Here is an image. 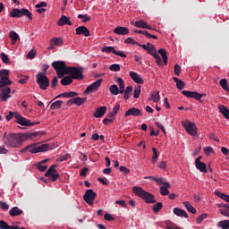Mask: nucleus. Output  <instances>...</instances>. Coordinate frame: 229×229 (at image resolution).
I'll list each match as a JSON object with an SVG mask.
<instances>
[{"label":"nucleus","instance_id":"f257e3e1","mask_svg":"<svg viewBox=\"0 0 229 229\" xmlns=\"http://www.w3.org/2000/svg\"><path fill=\"white\" fill-rule=\"evenodd\" d=\"M38 137H42V132H4L2 140L7 148H22V144L26 140H33V139H38Z\"/></svg>","mask_w":229,"mask_h":229},{"label":"nucleus","instance_id":"f03ea898","mask_svg":"<svg viewBox=\"0 0 229 229\" xmlns=\"http://www.w3.org/2000/svg\"><path fill=\"white\" fill-rule=\"evenodd\" d=\"M58 147V144H40V143H32L24 148H22L21 151V153H26L29 151V153H32V155H35L37 153H46V151H50V149H55Z\"/></svg>","mask_w":229,"mask_h":229},{"label":"nucleus","instance_id":"7ed1b4c3","mask_svg":"<svg viewBox=\"0 0 229 229\" xmlns=\"http://www.w3.org/2000/svg\"><path fill=\"white\" fill-rule=\"evenodd\" d=\"M132 192L133 194H135V196H138L139 198L143 199L145 203H148V204L157 203V199H155V195L144 191L142 187L133 186Z\"/></svg>","mask_w":229,"mask_h":229},{"label":"nucleus","instance_id":"20e7f679","mask_svg":"<svg viewBox=\"0 0 229 229\" xmlns=\"http://www.w3.org/2000/svg\"><path fill=\"white\" fill-rule=\"evenodd\" d=\"M52 67L55 69L58 78H64L69 72V66L64 61H55L52 63Z\"/></svg>","mask_w":229,"mask_h":229},{"label":"nucleus","instance_id":"39448f33","mask_svg":"<svg viewBox=\"0 0 229 229\" xmlns=\"http://www.w3.org/2000/svg\"><path fill=\"white\" fill-rule=\"evenodd\" d=\"M10 17H13V19L18 18L21 19V17H28L30 21L33 19V14L30 13V12L28 9L22 8H14L13 11L9 13Z\"/></svg>","mask_w":229,"mask_h":229},{"label":"nucleus","instance_id":"423d86ee","mask_svg":"<svg viewBox=\"0 0 229 229\" xmlns=\"http://www.w3.org/2000/svg\"><path fill=\"white\" fill-rule=\"evenodd\" d=\"M37 83L39 85L41 90H47V87H49V78L46 76V73L39 72L37 75Z\"/></svg>","mask_w":229,"mask_h":229},{"label":"nucleus","instance_id":"0eeeda50","mask_svg":"<svg viewBox=\"0 0 229 229\" xmlns=\"http://www.w3.org/2000/svg\"><path fill=\"white\" fill-rule=\"evenodd\" d=\"M182 126L184 130H186L188 135H191V137H196V135H198V127L193 122H183Z\"/></svg>","mask_w":229,"mask_h":229},{"label":"nucleus","instance_id":"6e6552de","mask_svg":"<svg viewBox=\"0 0 229 229\" xmlns=\"http://www.w3.org/2000/svg\"><path fill=\"white\" fill-rule=\"evenodd\" d=\"M56 165H53L49 167V169L46 172L45 176L50 180V182H56L60 178V174L56 172Z\"/></svg>","mask_w":229,"mask_h":229},{"label":"nucleus","instance_id":"1a4fd4ad","mask_svg":"<svg viewBox=\"0 0 229 229\" xmlns=\"http://www.w3.org/2000/svg\"><path fill=\"white\" fill-rule=\"evenodd\" d=\"M15 119L17 124H20L21 126H35V124H39L40 123L37 122H31L28 118L23 117L21 115V114H15Z\"/></svg>","mask_w":229,"mask_h":229},{"label":"nucleus","instance_id":"9d476101","mask_svg":"<svg viewBox=\"0 0 229 229\" xmlns=\"http://www.w3.org/2000/svg\"><path fill=\"white\" fill-rule=\"evenodd\" d=\"M10 72L8 70L0 71V89L6 87V85H12V81L8 78Z\"/></svg>","mask_w":229,"mask_h":229},{"label":"nucleus","instance_id":"9b49d317","mask_svg":"<svg viewBox=\"0 0 229 229\" xmlns=\"http://www.w3.org/2000/svg\"><path fill=\"white\" fill-rule=\"evenodd\" d=\"M67 74H70L72 80H81L83 78L81 68L69 66Z\"/></svg>","mask_w":229,"mask_h":229},{"label":"nucleus","instance_id":"f8f14e48","mask_svg":"<svg viewBox=\"0 0 229 229\" xmlns=\"http://www.w3.org/2000/svg\"><path fill=\"white\" fill-rule=\"evenodd\" d=\"M97 196L98 194L94 192V190H87L83 196V199L88 205L92 207Z\"/></svg>","mask_w":229,"mask_h":229},{"label":"nucleus","instance_id":"ddd939ff","mask_svg":"<svg viewBox=\"0 0 229 229\" xmlns=\"http://www.w3.org/2000/svg\"><path fill=\"white\" fill-rule=\"evenodd\" d=\"M101 83H103V79L96 81L91 85L88 86V88L84 90V94H90V92H98L99 90V87H101Z\"/></svg>","mask_w":229,"mask_h":229},{"label":"nucleus","instance_id":"4468645a","mask_svg":"<svg viewBox=\"0 0 229 229\" xmlns=\"http://www.w3.org/2000/svg\"><path fill=\"white\" fill-rule=\"evenodd\" d=\"M64 46V38L58 37V38H52L50 39V46L47 47L48 51H51L55 49V47H60Z\"/></svg>","mask_w":229,"mask_h":229},{"label":"nucleus","instance_id":"2eb2a0df","mask_svg":"<svg viewBox=\"0 0 229 229\" xmlns=\"http://www.w3.org/2000/svg\"><path fill=\"white\" fill-rule=\"evenodd\" d=\"M182 94L186 98H191L192 99H196L197 101H201V98H203V94L198 93L196 91L182 90Z\"/></svg>","mask_w":229,"mask_h":229},{"label":"nucleus","instance_id":"dca6fc26","mask_svg":"<svg viewBox=\"0 0 229 229\" xmlns=\"http://www.w3.org/2000/svg\"><path fill=\"white\" fill-rule=\"evenodd\" d=\"M10 94H12V89L10 88H4L0 89V101L1 102L8 101V99L12 98Z\"/></svg>","mask_w":229,"mask_h":229},{"label":"nucleus","instance_id":"f3484780","mask_svg":"<svg viewBox=\"0 0 229 229\" xmlns=\"http://www.w3.org/2000/svg\"><path fill=\"white\" fill-rule=\"evenodd\" d=\"M130 115L133 117H142V111L137 107H131L125 112L124 117H130Z\"/></svg>","mask_w":229,"mask_h":229},{"label":"nucleus","instance_id":"a211bd4d","mask_svg":"<svg viewBox=\"0 0 229 229\" xmlns=\"http://www.w3.org/2000/svg\"><path fill=\"white\" fill-rule=\"evenodd\" d=\"M132 24L133 26H135V28H140L141 30H153L154 31L156 30L155 29L151 28V26H149L148 22L144 21V20L132 21Z\"/></svg>","mask_w":229,"mask_h":229},{"label":"nucleus","instance_id":"6ab92c4d","mask_svg":"<svg viewBox=\"0 0 229 229\" xmlns=\"http://www.w3.org/2000/svg\"><path fill=\"white\" fill-rule=\"evenodd\" d=\"M56 24L60 27L62 26H72V21H71L70 17H67L65 15H62L60 19L56 21Z\"/></svg>","mask_w":229,"mask_h":229},{"label":"nucleus","instance_id":"aec40b11","mask_svg":"<svg viewBox=\"0 0 229 229\" xmlns=\"http://www.w3.org/2000/svg\"><path fill=\"white\" fill-rule=\"evenodd\" d=\"M202 157H199L195 159V165L200 173H207V164L201 162Z\"/></svg>","mask_w":229,"mask_h":229},{"label":"nucleus","instance_id":"412c9836","mask_svg":"<svg viewBox=\"0 0 229 229\" xmlns=\"http://www.w3.org/2000/svg\"><path fill=\"white\" fill-rule=\"evenodd\" d=\"M76 35H83V37H90V30L85 26H80L75 29Z\"/></svg>","mask_w":229,"mask_h":229},{"label":"nucleus","instance_id":"4be33fe9","mask_svg":"<svg viewBox=\"0 0 229 229\" xmlns=\"http://www.w3.org/2000/svg\"><path fill=\"white\" fill-rule=\"evenodd\" d=\"M129 76L134 81L135 83H138L140 85H142L144 83V80L142 79L140 74L135 72H130Z\"/></svg>","mask_w":229,"mask_h":229},{"label":"nucleus","instance_id":"5701e85b","mask_svg":"<svg viewBox=\"0 0 229 229\" xmlns=\"http://www.w3.org/2000/svg\"><path fill=\"white\" fill-rule=\"evenodd\" d=\"M173 212L178 217H184L185 219H189V215L187 214L186 210H183V209H182L180 208H174L173 209Z\"/></svg>","mask_w":229,"mask_h":229},{"label":"nucleus","instance_id":"b1692460","mask_svg":"<svg viewBox=\"0 0 229 229\" xmlns=\"http://www.w3.org/2000/svg\"><path fill=\"white\" fill-rule=\"evenodd\" d=\"M219 208L220 214L222 216H225V217H229V205L228 204H218L217 205Z\"/></svg>","mask_w":229,"mask_h":229},{"label":"nucleus","instance_id":"393cba45","mask_svg":"<svg viewBox=\"0 0 229 229\" xmlns=\"http://www.w3.org/2000/svg\"><path fill=\"white\" fill-rule=\"evenodd\" d=\"M106 114V106H101L95 110L93 116L96 117V119H99V117H103Z\"/></svg>","mask_w":229,"mask_h":229},{"label":"nucleus","instance_id":"a878e982","mask_svg":"<svg viewBox=\"0 0 229 229\" xmlns=\"http://www.w3.org/2000/svg\"><path fill=\"white\" fill-rule=\"evenodd\" d=\"M169 189H171V184L169 182H165L160 186L161 196H169Z\"/></svg>","mask_w":229,"mask_h":229},{"label":"nucleus","instance_id":"bb28decb","mask_svg":"<svg viewBox=\"0 0 229 229\" xmlns=\"http://www.w3.org/2000/svg\"><path fill=\"white\" fill-rule=\"evenodd\" d=\"M114 33H115V35H128V33H130V29L126 27H116L114 29Z\"/></svg>","mask_w":229,"mask_h":229},{"label":"nucleus","instance_id":"cd10ccee","mask_svg":"<svg viewBox=\"0 0 229 229\" xmlns=\"http://www.w3.org/2000/svg\"><path fill=\"white\" fill-rule=\"evenodd\" d=\"M114 81L119 87L120 94H124V89H126V84H124V80H123V78L121 77H116Z\"/></svg>","mask_w":229,"mask_h":229},{"label":"nucleus","instance_id":"c85d7f7f","mask_svg":"<svg viewBox=\"0 0 229 229\" xmlns=\"http://www.w3.org/2000/svg\"><path fill=\"white\" fill-rule=\"evenodd\" d=\"M148 101H153V103H158V101H160V91H152L148 98Z\"/></svg>","mask_w":229,"mask_h":229},{"label":"nucleus","instance_id":"c756f323","mask_svg":"<svg viewBox=\"0 0 229 229\" xmlns=\"http://www.w3.org/2000/svg\"><path fill=\"white\" fill-rule=\"evenodd\" d=\"M22 214V209L19 208L18 207H13L10 209L9 215L11 217H17Z\"/></svg>","mask_w":229,"mask_h":229},{"label":"nucleus","instance_id":"7c9ffc66","mask_svg":"<svg viewBox=\"0 0 229 229\" xmlns=\"http://www.w3.org/2000/svg\"><path fill=\"white\" fill-rule=\"evenodd\" d=\"M131 92H133V87L127 86L125 90L123 91V99L125 101H128V99H130V98H131Z\"/></svg>","mask_w":229,"mask_h":229},{"label":"nucleus","instance_id":"2f4dec72","mask_svg":"<svg viewBox=\"0 0 229 229\" xmlns=\"http://www.w3.org/2000/svg\"><path fill=\"white\" fill-rule=\"evenodd\" d=\"M218 110L220 114L225 117V119H229V110L228 107L225 106L224 105L218 106Z\"/></svg>","mask_w":229,"mask_h":229},{"label":"nucleus","instance_id":"473e14b6","mask_svg":"<svg viewBox=\"0 0 229 229\" xmlns=\"http://www.w3.org/2000/svg\"><path fill=\"white\" fill-rule=\"evenodd\" d=\"M9 38H11V44L14 45L19 40V34L15 30H11L9 32Z\"/></svg>","mask_w":229,"mask_h":229},{"label":"nucleus","instance_id":"72a5a7b5","mask_svg":"<svg viewBox=\"0 0 229 229\" xmlns=\"http://www.w3.org/2000/svg\"><path fill=\"white\" fill-rule=\"evenodd\" d=\"M78 96L77 92L70 91L65 93H61L55 97V99H58V98H76Z\"/></svg>","mask_w":229,"mask_h":229},{"label":"nucleus","instance_id":"f704fd0d","mask_svg":"<svg viewBox=\"0 0 229 229\" xmlns=\"http://www.w3.org/2000/svg\"><path fill=\"white\" fill-rule=\"evenodd\" d=\"M72 101L73 105H77V106H81V105H83L87 101V98L77 97L75 98H72Z\"/></svg>","mask_w":229,"mask_h":229},{"label":"nucleus","instance_id":"c9c22d12","mask_svg":"<svg viewBox=\"0 0 229 229\" xmlns=\"http://www.w3.org/2000/svg\"><path fill=\"white\" fill-rule=\"evenodd\" d=\"M173 80L175 81L176 87L179 90H183V89H185V82H183V81L178 79L177 77H174Z\"/></svg>","mask_w":229,"mask_h":229},{"label":"nucleus","instance_id":"e433bc0d","mask_svg":"<svg viewBox=\"0 0 229 229\" xmlns=\"http://www.w3.org/2000/svg\"><path fill=\"white\" fill-rule=\"evenodd\" d=\"M119 110H121V106L119 104H116L112 112L109 114V117L110 119H114V117H115V115H117V114L119 113Z\"/></svg>","mask_w":229,"mask_h":229},{"label":"nucleus","instance_id":"4c0bfd02","mask_svg":"<svg viewBox=\"0 0 229 229\" xmlns=\"http://www.w3.org/2000/svg\"><path fill=\"white\" fill-rule=\"evenodd\" d=\"M109 90L113 96H117L118 94H121V89L115 84L111 85L109 87Z\"/></svg>","mask_w":229,"mask_h":229},{"label":"nucleus","instance_id":"58836bf2","mask_svg":"<svg viewBox=\"0 0 229 229\" xmlns=\"http://www.w3.org/2000/svg\"><path fill=\"white\" fill-rule=\"evenodd\" d=\"M157 53H159V55H161L162 59H163V63L165 65H167V52H165V49L161 48L157 51Z\"/></svg>","mask_w":229,"mask_h":229},{"label":"nucleus","instance_id":"ea45409f","mask_svg":"<svg viewBox=\"0 0 229 229\" xmlns=\"http://www.w3.org/2000/svg\"><path fill=\"white\" fill-rule=\"evenodd\" d=\"M183 205H184L185 208L188 210V212H191V214H196V208L194 207H192L191 202L185 201V202H183Z\"/></svg>","mask_w":229,"mask_h":229},{"label":"nucleus","instance_id":"a19ab883","mask_svg":"<svg viewBox=\"0 0 229 229\" xmlns=\"http://www.w3.org/2000/svg\"><path fill=\"white\" fill-rule=\"evenodd\" d=\"M215 194L217 196V198H220L221 199H224V201H226V203H229V195H226L221 191H215Z\"/></svg>","mask_w":229,"mask_h":229},{"label":"nucleus","instance_id":"79ce46f5","mask_svg":"<svg viewBox=\"0 0 229 229\" xmlns=\"http://www.w3.org/2000/svg\"><path fill=\"white\" fill-rule=\"evenodd\" d=\"M72 83V77L71 76H65L61 80V84L64 87L67 85H71Z\"/></svg>","mask_w":229,"mask_h":229},{"label":"nucleus","instance_id":"37998d69","mask_svg":"<svg viewBox=\"0 0 229 229\" xmlns=\"http://www.w3.org/2000/svg\"><path fill=\"white\" fill-rule=\"evenodd\" d=\"M208 217V214L207 213H202L201 215H199L196 220H195V223L197 225H201V223H203V220L204 219H207Z\"/></svg>","mask_w":229,"mask_h":229},{"label":"nucleus","instance_id":"c03bdc74","mask_svg":"<svg viewBox=\"0 0 229 229\" xmlns=\"http://www.w3.org/2000/svg\"><path fill=\"white\" fill-rule=\"evenodd\" d=\"M147 52L148 53V55H151V56H154L157 54V49L155 48L153 44L148 43Z\"/></svg>","mask_w":229,"mask_h":229},{"label":"nucleus","instance_id":"a18cd8bd","mask_svg":"<svg viewBox=\"0 0 229 229\" xmlns=\"http://www.w3.org/2000/svg\"><path fill=\"white\" fill-rule=\"evenodd\" d=\"M217 227L222 229H229V220H222L218 222Z\"/></svg>","mask_w":229,"mask_h":229},{"label":"nucleus","instance_id":"49530a36","mask_svg":"<svg viewBox=\"0 0 229 229\" xmlns=\"http://www.w3.org/2000/svg\"><path fill=\"white\" fill-rule=\"evenodd\" d=\"M141 89L142 87L140 85L134 88L133 96L135 99H139V98H140V92L142 91Z\"/></svg>","mask_w":229,"mask_h":229},{"label":"nucleus","instance_id":"de8ad7c7","mask_svg":"<svg viewBox=\"0 0 229 229\" xmlns=\"http://www.w3.org/2000/svg\"><path fill=\"white\" fill-rule=\"evenodd\" d=\"M62 100H57L54 103H52V105L50 106L51 110H58L60 108H62Z\"/></svg>","mask_w":229,"mask_h":229},{"label":"nucleus","instance_id":"09e8293b","mask_svg":"<svg viewBox=\"0 0 229 229\" xmlns=\"http://www.w3.org/2000/svg\"><path fill=\"white\" fill-rule=\"evenodd\" d=\"M164 205L162 204V202H157L156 203L153 208L152 210L153 212H155V214H158V212H160L161 208H163Z\"/></svg>","mask_w":229,"mask_h":229},{"label":"nucleus","instance_id":"8fccbe9b","mask_svg":"<svg viewBox=\"0 0 229 229\" xmlns=\"http://www.w3.org/2000/svg\"><path fill=\"white\" fill-rule=\"evenodd\" d=\"M152 153H153V156H152L151 162L152 164H157V162L158 161V152L157 151L156 148H152Z\"/></svg>","mask_w":229,"mask_h":229},{"label":"nucleus","instance_id":"3c124183","mask_svg":"<svg viewBox=\"0 0 229 229\" xmlns=\"http://www.w3.org/2000/svg\"><path fill=\"white\" fill-rule=\"evenodd\" d=\"M220 86L224 90H225V92H228L229 87H228V81H226V79L220 80Z\"/></svg>","mask_w":229,"mask_h":229},{"label":"nucleus","instance_id":"603ef678","mask_svg":"<svg viewBox=\"0 0 229 229\" xmlns=\"http://www.w3.org/2000/svg\"><path fill=\"white\" fill-rule=\"evenodd\" d=\"M101 51L102 53H113V55H114L115 48L114 47H104Z\"/></svg>","mask_w":229,"mask_h":229},{"label":"nucleus","instance_id":"864d4df0","mask_svg":"<svg viewBox=\"0 0 229 229\" xmlns=\"http://www.w3.org/2000/svg\"><path fill=\"white\" fill-rule=\"evenodd\" d=\"M109 70H111L113 72H119V71H121V65L117 64H111L109 66Z\"/></svg>","mask_w":229,"mask_h":229},{"label":"nucleus","instance_id":"5fc2aeb1","mask_svg":"<svg viewBox=\"0 0 229 229\" xmlns=\"http://www.w3.org/2000/svg\"><path fill=\"white\" fill-rule=\"evenodd\" d=\"M37 56V50L36 49H31L28 54H27V58L28 60H33Z\"/></svg>","mask_w":229,"mask_h":229},{"label":"nucleus","instance_id":"6e6d98bb","mask_svg":"<svg viewBox=\"0 0 229 229\" xmlns=\"http://www.w3.org/2000/svg\"><path fill=\"white\" fill-rule=\"evenodd\" d=\"M0 58L4 64H10V58L4 52L0 54Z\"/></svg>","mask_w":229,"mask_h":229},{"label":"nucleus","instance_id":"4d7b16f0","mask_svg":"<svg viewBox=\"0 0 229 229\" xmlns=\"http://www.w3.org/2000/svg\"><path fill=\"white\" fill-rule=\"evenodd\" d=\"M204 153L206 157H210L212 154H214V148H212V147H206L204 148Z\"/></svg>","mask_w":229,"mask_h":229},{"label":"nucleus","instance_id":"13d9d810","mask_svg":"<svg viewBox=\"0 0 229 229\" xmlns=\"http://www.w3.org/2000/svg\"><path fill=\"white\" fill-rule=\"evenodd\" d=\"M120 172L123 173V176H128L130 173V169L124 165L120 166Z\"/></svg>","mask_w":229,"mask_h":229},{"label":"nucleus","instance_id":"bf43d9fd","mask_svg":"<svg viewBox=\"0 0 229 229\" xmlns=\"http://www.w3.org/2000/svg\"><path fill=\"white\" fill-rule=\"evenodd\" d=\"M125 44H131L132 46H140V43L135 41V39H133L132 38H127L125 39Z\"/></svg>","mask_w":229,"mask_h":229},{"label":"nucleus","instance_id":"052dcab7","mask_svg":"<svg viewBox=\"0 0 229 229\" xmlns=\"http://www.w3.org/2000/svg\"><path fill=\"white\" fill-rule=\"evenodd\" d=\"M15 114H19V113L10 111L9 114L5 115L6 121H12V119L13 118L15 119Z\"/></svg>","mask_w":229,"mask_h":229},{"label":"nucleus","instance_id":"680f3d73","mask_svg":"<svg viewBox=\"0 0 229 229\" xmlns=\"http://www.w3.org/2000/svg\"><path fill=\"white\" fill-rule=\"evenodd\" d=\"M174 72L175 76H180V74H182V67H180V65L178 64H175L174 68Z\"/></svg>","mask_w":229,"mask_h":229},{"label":"nucleus","instance_id":"e2e57ef3","mask_svg":"<svg viewBox=\"0 0 229 229\" xmlns=\"http://www.w3.org/2000/svg\"><path fill=\"white\" fill-rule=\"evenodd\" d=\"M157 167L159 169H163L164 171H165V169H167V163L165 161H160L158 164H157Z\"/></svg>","mask_w":229,"mask_h":229},{"label":"nucleus","instance_id":"0e129e2a","mask_svg":"<svg viewBox=\"0 0 229 229\" xmlns=\"http://www.w3.org/2000/svg\"><path fill=\"white\" fill-rule=\"evenodd\" d=\"M152 56L155 58L156 63L157 64V65H162V58L160 57L158 53H156V55H154Z\"/></svg>","mask_w":229,"mask_h":229},{"label":"nucleus","instance_id":"69168bd1","mask_svg":"<svg viewBox=\"0 0 229 229\" xmlns=\"http://www.w3.org/2000/svg\"><path fill=\"white\" fill-rule=\"evenodd\" d=\"M37 167H38V171H40L41 173H44L47 169V165H42L41 163H38L37 165Z\"/></svg>","mask_w":229,"mask_h":229},{"label":"nucleus","instance_id":"338daca9","mask_svg":"<svg viewBox=\"0 0 229 229\" xmlns=\"http://www.w3.org/2000/svg\"><path fill=\"white\" fill-rule=\"evenodd\" d=\"M0 229H10V225H8V223L4 222V220H1Z\"/></svg>","mask_w":229,"mask_h":229},{"label":"nucleus","instance_id":"774afa93","mask_svg":"<svg viewBox=\"0 0 229 229\" xmlns=\"http://www.w3.org/2000/svg\"><path fill=\"white\" fill-rule=\"evenodd\" d=\"M0 208L2 210H8V208H10V206L4 201H0Z\"/></svg>","mask_w":229,"mask_h":229}]
</instances>
